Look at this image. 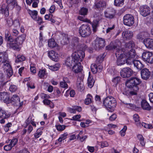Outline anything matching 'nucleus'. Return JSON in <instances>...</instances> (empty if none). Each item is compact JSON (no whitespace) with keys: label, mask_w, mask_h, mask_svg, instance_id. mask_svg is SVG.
<instances>
[{"label":"nucleus","mask_w":153,"mask_h":153,"mask_svg":"<svg viewBox=\"0 0 153 153\" xmlns=\"http://www.w3.org/2000/svg\"><path fill=\"white\" fill-rule=\"evenodd\" d=\"M85 57V52L82 50H79L77 51L73 52L71 57L68 58L65 62L64 65L70 67L72 66V70L76 74L83 73L82 72L83 67L81 64V62ZM81 76V74H80Z\"/></svg>","instance_id":"obj_1"},{"label":"nucleus","mask_w":153,"mask_h":153,"mask_svg":"<svg viewBox=\"0 0 153 153\" xmlns=\"http://www.w3.org/2000/svg\"><path fill=\"white\" fill-rule=\"evenodd\" d=\"M107 49L112 50L116 48L115 55L117 60L116 64L118 66L124 65L126 63L128 64H131L132 59L135 57L136 53L135 50L132 49L127 52L124 49H121L119 47L112 46L111 44L106 47Z\"/></svg>","instance_id":"obj_2"},{"label":"nucleus","mask_w":153,"mask_h":153,"mask_svg":"<svg viewBox=\"0 0 153 153\" xmlns=\"http://www.w3.org/2000/svg\"><path fill=\"white\" fill-rule=\"evenodd\" d=\"M0 62L4 72L8 77H10L13 74V71L10 65L8 55L5 52L0 53Z\"/></svg>","instance_id":"obj_3"},{"label":"nucleus","mask_w":153,"mask_h":153,"mask_svg":"<svg viewBox=\"0 0 153 153\" xmlns=\"http://www.w3.org/2000/svg\"><path fill=\"white\" fill-rule=\"evenodd\" d=\"M34 120L33 115H30L26 121L27 126V132L28 134H30L33 131V128H36V122Z\"/></svg>","instance_id":"obj_4"},{"label":"nucleus","mask_w":153,"mask_h":153,"mask_svg":"<svg viewBox=\"0 0 153 153\" xmlns=\"http://www.w3.org/2000/svg\"><path fill=\"white\" fill-rule=\"evenodd\" d=\"M115 99L112 97H108L105 98L103 101V104L106 108H111L115 106Z\"/></svg>","instance_id":"obj_5"},{"label":"nucleus","mask_w":153,"mask_h":153,"mask_svg":"<svg viewBox=\"0 0 153 153\" xmlns=\"http://www.w3.org/2000/svg\"><path fill=\"white\" fill-rule=\"evenodd\" d=\"M79 31L82 36L85 37L90 34L91 29L88 25L83 24L79 27Z\"/></svg>","instance_id":"obj_6"},{"label":"nucleus","mask_w":153,"mask_h":153,"mask_svg":"<svg viewBox=\"0 0 153 153\" xmlns=\"http://www.w3.org/2000/svg\"><path fill=\"white\" fill-rule=\"evenodd\" d=\"M142 59L146 62L150 64L153 63V54L149 51L143 52L142 55Z\"/></svg>","instance_id":"obj_7"},{"label":"nucleus","mask_w":153,"mask_h":153,"mask_svg":"<svg viewBox=\"0 0 153 153\" xmlns=\"http://www.w3.org/2000/svg\"><path fill=\"white\" fill-rule=\"evenodd\" d=\"M141 81L140 79L137 77H134L127 80L126 82V85L128 88H132L133 86H136L139 85Z\"/></svg>","instance_id":"obj_8"},{"label":"nucleus","mask_w":153,"mask_h":153,"mask_svg":"<svg viewBox=\"0 0 153 153\" xmlns=\"http://www.w3.org/2000/svg\"><path fill=\"white\" fill-rule=\"evenodd\" d=\"M133 73L132 70L129 67L123 68L120 71V74L122 77L126 78L130 77Z\"/></svg>","instance_id":"obj_9"},{"label":"nucleus","mask_w":153,"mask_h":153,"mask_svg":"<svg viewBox=\"0 0 153 153\" xmlns=\"http://www.w3.org/2000/svg\"><path fill=\"white\" fill-rule=\"evenodd\" d=\"M123 22L125 25L131 26L134 23V18L131 15L127 14L125 15L123 18Z\"/></svg>","instance_id":"obj_10"},{"label":"nucleus","mask_w":153,"mask_h":153,"mask_svg":"<svg viewBox=\"0 0 153 153\" xmlns=\"http://www.w3.org/2000/svg\"><path fill=\"white\" fill-rule=\"evenodd\" d=\"M9 94L6 92H0V100L6 104L10 103Z\"/></svg>","instance_id":"obj_11"},{"label":"nucleus","mask_w":153,"mask_h":153,"mask_svg":"<svg viewBox=\"0 0 153 153\" xmlns=\"http://www.w3.org/2000/svg\"><path fill=\"white\" fill-rule=\"evenodd\" d=\"M81 76L80 74L79 76H78V78L76 82V85L80 91L83 90L84 89V86L83 79L84 77V74L81 73Z\"/></svg>","instance_id":"obj_12"},{"label":"nucleus","mask_w":153,"mask_h":153,"mask_svg":"<svg viewBox=\"0 0 153 153\" xmlns=\"http://www.w3.org/2000/svg\"><path fill=\"white\" fill-rule=\"evenodd\" d=\"M140 14L143 16L148 15L150 13V8L146 5H143L140 7Z\"/></svg>","instance_id":"obj_13"},{"label":"nucleus","mask_w":153,"mask_h":153,"mask_svg":"<svg viewBox=\"0 0 153 153\" xmlns=\"http://www.w3.org/2000/svg\"><path fill=\"white\" fill-rule=\"evenodd\" d=\"M95 42V47L96 49L103 48L105 45V40L102 38H97Z\"/></svg>","instance_id":"obj_14"},{"label":"nucleus","mask_w":153,"mask_h":153,"mask_svg":"<svg viewBox=\"0 0 153 153\" xmlns=\"http://www.w3.org/2000/svg\"><path fill=\"white\" fill-rule=\"evenodd\" d=\"M48 55L49 58L55 62L58 61L59 59V55L53 51H51L48 52Z\"/></svg>","instance_id":"obj_15"},{"label":"nucleus","mask_w":153,"mask_h":153,"mask_svg":"<svg viewBox=\"0 0 153 153\" xmlns=\"http://www.w3.org/2000/svg\"><path fill=\"white\" fill-rule=\"evenodd\" d=\"M143 43L146 48L153 49V39L149 38L145 39Z\"/></svg>","instance_id":"obj_16"},{"label":"nucleus","mask_w":153,"mask_h":153,"mask_svg":"<svg viewBox=\"0 0 153 153\" xmlns=\"http://www.w3.org/2000/svg\"><path fill=\"white\" fill-rule=\"evenodd\" d=\"M10 115V113L7 111H5L0 106V118H7Z\"/></svg>","instance_id":"obj_17"},{"label":"nucleus","mask_w":153,"mask_h":153,"mask_svg":"<svg viewBox=\"0 0 153 153\" xmlns=\"http://www.w3.org/2000/svg\"><path fill=\"white\" fill-rule=\"evenodd\" d=\"M8 47L11 48L13 49H18L19 48V45L15 40L13 39L11 42L8 41L7 44Z\"/></svg>","instance_id":"obj_18"},{"label":"nucleus","mask_w":153,"mask_h":153,"mask_svg":"<svg viewBox=\"0 0 153 153\" xmlns=\"http://www.w3.org/2000/svg\"><path fill=\"white\" fill-rule=\"evenodd\" d=\"M141 75L142 79L146 80L149 77L150 72L148 69L144 68L141 71Z\"/></svg>","instance_id":"obj_19"},{"label":"nucleus","mask_w":153,"mask_h":153,"mask_svg":"<svg viewBox=\"0 0 153 153\" xmlns=\"http://www.w3.org/2000/svg\"><path fill=\"white\" fill-rule=\"evenodd\" d=\"M114 13L112 9H107L104 12L105 16L106 18L112 19L114 16Z\"/></svg>","instance_id":"obj_20"},{"label":"nucleus","mask_w":153,"mask_h":153,"mask_svg":"<svg viewBox=\"0 0 153 153\" xmlns=\"http://www.w3.org/2000/svg\"><path fill=\"white\" fill-rule=\"evenodd\" d=\"M48 45L49 47L51 48H56L58 50L60 49L59 46L53 39H52L48 40Z\"/></svg>","instance_id":"obj_21"},{"label":"nucleus","mask_w":153,"mask_h":153,"mask_svg":"<svg viewBox=\"0 0 153 153\" xmlns=\"http://www.w3.org/2000/svg\"><path fill=\"white\" fill-rule=\"evenodd\" d=\"M122 36L124 39H131L133 37V33L132 32L130 31H126L122 33Z\"/></svg>","instance_id":"obj_22"},{"label":"nucleus","mask_w":153,"mask_h":153,"mask_svg":"<svg viewBox=\"0 0 153 153\" xmlns=\"http://www.w3.org/2000/svg\"><path fill=\"white\" fill-rule=\"evenodd\" d=\"M95 6L97 8L102 9L106 6V3L102 0H97L95 3Z\"/></svg>","instance_id":"obj_23"},{"label":"nucleus","mask_w":153,"mask_h":153,"mask_svg":"<svg viewBox=\"0 0 153 153\" xmlns=\"http://www.w3.org/2000/svg\"><path fill=\"white\" fill-rule=\"evenodd\" d=\"M141 105L142 108L143 110L149 111L151 109V107L149 104L145 100H142Z\"/></svg>","instance_id":"obj_24"},{"label":"nucleus","mask_w":153,"mask_h":153,"mask_svg":"<svg viewBox=\"0 0 153 153\" xmlns=\"http://www.w3.org/2000/svg\"><path fill=\"white\" fill-rule=\"evenodd\" d=\"M134 66L137 69L140 70L144 67V65L141 61L138 60H134L133 61Z\"/></svg>","instance_id":"obj_25"},{"label":"nucleus","mask_w":153,"mask_h":153,"mask_svg":"<svg viewBox=\"0 0 153 153\" xmlns=\"http://www.w3.org/2000/svg\"><path fill=\"white\" fill-rule=\"evenodd\" d=\"M10 103L13 102L16 105L18 104L20 102V98L17 95L15 94L13 96L11 99H10Z\"/></svg>","instance_id":"obj_26"},{"label":"nucleus","mask_w":153,"mask_h":153,"mask_svg":"<svg viewBox=\"0 0 153 153\" xmlns=\"http://www.w3.org/2000/svg\"><path fill=\"white\" fill-rule=\"evenodd\" d=\"M38 76L41 79L46 78L47 76L46 70L44 69L40 70L38 73Z\"/></svg>","instance_id":"obj_27"},{"label":"nucleus","mask_w":153,"mask_h":153,"mask_svg":"<svg viewBox=\"0 0 153 153\" xmlns=\"http://www.w3.org/2000/svg\"><path fill=\"white\" fill-rule=\"evenodd\" d=\"M133 118L134 120L135 123V124L139 127H141V123L140 121L139 117V115L135 114L133 116Z\"/></svg>","instance_id":"obj_28"},{"label":"nucleus","mask_w":153,"mask_h":153,"mask_svg":"<svg viewBox=\"0 0 153 153\" xmlns=\"http://www.w3.org/2000/svg\"><path fill=\"white\" fill-rule=\"evenodd\" d=\"M50 21L52 23L57 25H59L61 21L60 18L56 17H53V16L52 17H51Z\"/></svg>","instance_id":"obj_29"},{"label":"nucleus","mask_w":153,"mask_h":153,"mask_svg":"<svg viewBox=\"0 0 153 153\" xmlns=\"http://www.w3.org/2000/svg\"><path fill=\"white\" fill-rule=\"evenodd\" d=\"M1 11L3 14H4L5 16H7L9 15L8 8L6 4H3L2 5Z\"/></svg>","instance_id":"obj_30"},{"label":"nucleus","mask_w":153,"mask_h":153,"mask_svg":"<svg viewBox=\"0 0 153 153\" xmlns=\"http://www.w3.org/2000/svg\"><path fill=\"white\" fill-rule=\"evenodd\" d=\"M94 83V80L93 79L91 76H90V73H89V76L88 79V86L91 88L93 86Z\"/></svg>","instance_id":"obj_31"},{"label":"nucleus","mask_w":153,"mask_h":153,"mask_svg":"<svg viewBox=\"0 0 153 153\" xmlns=\"http://www.w3.org/2000/svg\"><path fill=\"white\" fill-rule=\"evenodd\" d=\"M29 14L30 16L34 20H36L38 12L36 10H28Z\"/></svg>","instance_id":"obj_32"},{"label":"nucleus","mask_w":153,"mask_h":153,"mask_svg":"<svg viewBox=\"0 0 153 153\" xmlns=\"http://www.w3.org/2000/svg\"><path fill=\"white\" fill-rule=\"evenodd\" d=\"M68 135V134L67 132H65L61 135L60 137L56 141V143H62L64 140H65Z\"/></svg>","instance_id":"obj_33"},{"label":"nucleus","mask_w":153,"mask_h":153,"mask_svg":"<svg viewBox=\"0 0 153 153\" xmlns=\"http://www.w3.org/2000/svg\"><path fill=\"white\" fill-rule=\"evenodd\" d=\"M25 39V36L23 35L19 36L17 39L15 40L19 45H22Z\"/></svg>","instance_id":"obj_34"},{"label":"nucleus","mask_w":153,"mask_h":153,"mask_svg":"<svg viewBox=\"0 0 153 153\" xmlns=\"http://www.w3.org/2000/svg\"><path fill=\"white\" fill-rule=\"evenodd\" d=\"M48 66V68L52 71H57L58 70L60 67V65L59 63H57L53 65L50 66L47 65Z\"/></svg>","instance_id":"obj_35"},{"label":"nucleus","mask_w":153,"mask_h":153,"mask_svg":"<svg viewBox=\"0 0 153 153\" xmlns=\"http://www.w3.org/2000/svg\"><path fill=\"white\" fill-rule=\"evenodd\" d=\"M43 129V127L39 128L37 129L36 132L34 134V135L35 138H38L42 135Z\"/></svg>","instance_id":"obj_36"},{"label":"nucleus","mask_w":153,"mask_h":153,"mask_svg":"<svg viewBox=\"0 0 153 153\" xmlns=\"http://www.w3.org/2000/svg\"><path fill=\"white\" fill-rule=\"evenodd\" d=\"M92 97L90 94H88L87 95L86 98L85 100L84 103L87 105L91 103L92 102Z\"/></svg>","instance_id":"obj_37"},{"label":"nucleus","mask_w":153,"mask_h":153,"mask_svg":"<svg viewBox=\"0 0 153 153\" xmlns=\"http://www.w3.org/2000/svg\"><path fill=\"white\" fill-rule=\"evenodd\" d=\"M126 47L128 48H133L135 47V44L133 41H131L126 44Z\"/></svg>","instance_id":"obj_38"},{"label":"nucleus","mask_w":153,"mask_h":153,"mask_svg":"<svg viewBox=\"0 0 153 153\" xmlns=\"http://www.w3.org/2000/svg\"><path fill=\"white\" fill-rule=\"evenodd\" d=\"M5 37L8 41L11 42L13 40L11 36H10V33L8 30H6L5 32Z\"/></svg>","instance_id":"obj_39"},{"label":"nucleus","mask_w":153,"mask_h":153,"mask_svg":"<svg viewBox=\"0 0 153 153\" xmlns=\"http://www.w3.org/2000/svg\"><path fill=\"white\" fill-rule=\"evenodd\" d=\"M132 90L130 92V93L131 95H136L137 94V92L138 91V88L137 86H133Z\"/></svg>","instance_id":"obj_40"},{"label":"nucleus","mask_w":153,"mask_h":153,"mask_svg":"<svg viewBox=\"0 0 153 153\" xmlns=\"http://www.w3.org/2000/svg\"><path fill=\"white\" fill-rule=\"evenodd\" d=\"M124 0H114V4L116 6L120 7L123 5Z\"/></svg>","instance_id":"obj_41"},{"label":"nucleus","mask_w":153,"mask_h":153,"mask_svg":"<svg viewBox=\"0 0 153 153\" xmlns=\"http://www.w3.org/2000/svg\"><path fill=\"white\" fill-rule=\"evenodd\" d=\"M25 59V57L24 56L19 54L17 56V58L16 59V62H19L23 61Z\"/></svg>","instance_id":"obj_42"},{"label":"nucleus","mask_w":153,"mask_h":153,"mask_svg":"<svg viewBox=\"0 0 153 153\" xmlns=\"http://www.w3.org/2000/svg\"><path fill=\"white\" fill-rule=\"evenodd\" d=\"M88 9L85 7L82 8L79 11V13L82 15H85L87 14Z\"/></svg>","instance_id":"obj_43"},{"label":"nucleus","mask_w":153,"mask_h":153,"mask_svg":"<svg viewBox=\"0 0 153 153\" xmlns=\"http://www.w3.org/2000/svg\"><path fill=\"white\" fill-rule=\"evenodd\" d=\"M98 20H94L93 21V22L92 24V26L93 29V31L96 32V28L98 26Z\"/></svg>","instance_id":"obj_44"},{"label":"nucleus","mask_w":153,"mask_h":153,"mask_svg":"<svg viewBox=\"0 0 153 153\" xmlns=\"http://www.w3.org/2000/svg\"><path fill=\"white\" fill-rule=\"evenodd\" d=\"M141 127L142 126H143L145 128L149 129H152L153 128L151 124L146 123L143 122L142 123H141Z\"/></svg>","instance_id":"obj_45"},{"label":"nucleus","mask_w":153,"mask_h":153,"mask_svg":"<svg viewBox=\"0 0 153 153\" xmlns=\"http://www.w3.org/2000/svg\"><path fill=\"white\" fill-rule=\"evenodd\" d=\"M56 129L58 131H62L64 130L66 127V126L64 125H57L55 126Z\"/></svg>","instance_id":"obj_46"},{"label":"nucleus","mask_w":153,"mask_h":153,"mask_svg":"<svg viewBox=\"0 0 153 153\" xmlns=\"http://www.w3.org/2000/svg\"><path fill=\"white\" fill-rule=\"evenodd\" d=\"M126 107L131 109H133L135 107L134 105L131 103H124Z\"/></svg>","instance_id":"obj_47"},{"label":"nucleus","mask_w":153,"mask_h":153,"mask_svg":"<svg viewBox=\"0 0 153 153\" xmlns=\"http://www.w3.org/2000/svg\"><path fill=\"white\" fill-rule=\"evenodd\" d=\"M91 70L93 73H96L97 71V66L95 64H92L91 66Z\"/></svg>","instance_id":"obj_48"},{"label":"nucleus","mask_w":153,"mask_h":153,"mask_svg":"<svg viewBox=\"0 0 153 153\" xmlns=\"http://www.w3.org/2000/svg\"><path fill=\"white\" fill-rule=\"evenodd\" d=\"M18 141V139L17 138H13L11 140L10 144L13 147L16 144Z\"/></svg>","instance_id":"obj_49"},{"label":"nucleus","mask_w":153,"mask_h":153,"mask_svg":"<svg viewBox=\"0 0 153 153\" xmlns=\"http://www.w3.org/2000/svg\"><path fill=\"white\" fill-rule=\"evenodd\" d=\"M127 129L126 126H124L123 128L120 131V134L121 136L123 137L125 136Z\"/></svg>","instance_id":"obj_50"},{"label":"nucleus","mask_w":153,"mask_h":153,"mask_svg":"<svg viewBox=\"0 0 153 153\" xmlns=\"http://www.w3.org/2000/svg\"><path fill=\"white\" fill-rule=\"evenodd\" d=\"M10 91L13 92H15L17 89V86L14 85H11L9 88Z\"/></svg>","instance_id":"obj_51"},{"label":"nucleus","mask_w":153,"mask_h":153,"mask_svg":"<svg viewBox=\"0 0 153 153\" xmlns=\"http://www.w3.org/2000/svg\"><path fill=\"white\" fill-rule=\"evenodd\" d=\"M99 144L101 145V147L102 148L107 147L109 145L108 143L105 141L100 142L99 143Z\"/></svg>","instance_id":"obj_52"},{"label":"nucleus","mask_w":153,"mask_h":153,"mask_svg":"<svg viewBox=\"0 0 153 153\" xmlns=\"http://www.w3.org/2000/svg\"><path fill=\"white\" fill-rule=\"evenodd\" d=\"M78 19L79 20L82 21L83 22H87L90 23V21L88 19H87L81 16H79L78 17Z\"/></svg>","instance_id":"obj_53"},{"label":"nucleus","mask_w":153,"mask_h":153,"mask_svg":"<svg viewBox=\"0 0 153 153\" xmlns=\"http://www.w3.org/2000/svg\"><path fill=\"white\" fill-rule=\"evenodd\" d=\"M13 25L16 27H19L20 26L19 21L18 19H16L13 22Z\"/></svg>","instance_id":"obj_54"},{"label":"nucleus","mask_w":153,"mask_h":153,"mask_svg":"<svg viewBox=\"0 0 153 153\" xmlns=\"http://www.w3.org/2000/svg\"><path fill=\"white\" fill-rule=\"evenodd\" d=\"M27 85L28 88L31 89H34L35 87L34 85V83L32 81L28 82Z\"/></svg>","instance_id":"obj_55"},{"label":"nucleus","mask_w":153,"mask_h":153,"mask_svg":"<svg viewBox=\"0 0 153 153\" xmlns=\"http://www.w3.org/2000/svg\"><path fill=\"white\" fill-rule=\"evenodd\" d=\"M81 115L80 114L76 115L72 117L71 120L80 121L79 119Z\"/></svg>","instance_id":"obj_56"},{"label":"nucleus","mask_w":153,"mask_h":153,"mask_svg":"<svg viewBox=\"0 0 153 153\" xmlns=\"http://www.w3.org/2000/svg\"><path fill=\"white\" fill-rule=\"evenodd\" d=\"M60 86L61 88H67L68 86L66 82H61L60 83Z\"/></svg>","instance_id":"obj_57"},{"label":"nucleus","mask_w":153,"mask_h":153,"mask_svg":"<svg viewBox=\"0 0 153 153\" xmlns=\"http://www.w3.org/2000/svg\"><path fill=\"white\" fill-rule=\"evenodd\" d=\"M7 4L14 6L16 3L15 0H7Z\"/></svg>","instance_id":"obj_58"},{"label":"nucleus","mask_w":153,"mask_h":153,"mask_svg":"<svg viewBox=\"0 0 153 153\" xmlns=\"http://www.w3.org/2000/svg\"><path fill=\"white\" fill-rule=\"evenodd\" d=\"M12 147V146L9 144L8 145L4 146V148L5 150L8 151L11 150Z\"/></svg>","instance_id":"obj_59"},{"label":"nucleus","mask_w":153,"mask_h":153,"mask_svg":"<svg viewBox=\"0 0 153 153\" xmlns=\"http://www.w3.org/2000/svg\"><path fill=\"white\" fill-rule=\"evenodd\" d=\"M32 6L33 7L36 8L37 7L38 3H39V0H33Z\"/></svg>","instance_id":"obj_60"},{"label":"nucleus","mask_w":153,"mask_h":153,"mask_svg":"<svg viewBox=\"0 0 153 153\" xmlns=\"http://www.w3.org/2000/svg\"><path fill=\"white\" fill-rule=\"evenodd\" d=\"M87 149H88V151L91 152H93L95 151H97V150L95 149L94 147L93 146H87Z\"/></svg>","instance_id":"obj_61"},{"label":"nucleus","mask_w":153,"mask_h":153,"mask_svg":"<svg viewBox=\"0 0 153 153\" xmlns=\"http://www.w3.org/2000/svg\"><path fill=\"white\" fill-rule=\"evenodd\" d=\"M30 72L33 74L36 73V68L32 65H30Z\"/></svg>","instance_id":"obj_62"},{"label":"nucleus","mask_w":153,"mask_h":153,"mask_svg":"<svg viewBox=\"0 0 153 153\" xmlns=\"http://www.w3.org/2000/svg\"><path fill=\"white\" fill-rule=\"evenodd\" d=\"M66 92L67 93H68L69 92H70V96L71 97H74L75 94V91L73 90H72L70 91L69 90H68Z\"/></svg>","instance_id":"obj_63"},{"label":"nucleus","mask_w":153,"mask_h":153,"mask_svg":"<svg viewBox=\"0 0 153 153\" xmlns=\"http://www.w3.org/2000/svg\"><path fill=\"white\" fill-rule=\"evenodd\" d=\"M120 77H117L114 78L112 79V82L114 83L115 84H117L120 80Z\"/></svg>","instance_id":"obj_64"}]
</instances>
